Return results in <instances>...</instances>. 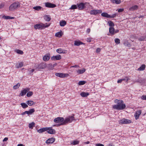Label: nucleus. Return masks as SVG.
Wrapping results in <instances>:
<instances>
[{
	"label": "nucleus",
	"mask_w": 146,
	"mask_h": 146,
	"mask_svg": "<svg viewBox=\"0 0 146 146\" xmlns=\"http://www.w3.org/2000/svg\"><path fill=\"white\" fill-rule=\"evenodd\" d=\"M17 146H24L23 144H20L18 145Z\"/></svg>",
	"instance_id": "774afa93"
},
{
	"label": "nucleus",
	"mask_w": 146,
	"mask_h": 146,
	"mask_svg": "<svg viewBox=\"0 0 146 146\" xmlns=\"http://www.w3.org/2000/svg\"><path fill=\"white\" fill-rule=\"evenodd\" d=\"M124 44L125 45H126L128 47H130L131 46V44L127 41L125 42Z\"/></svg>",
	"instance_id": "09e8293b"
},
{
	"label": "nucleus",
	"mask_w": 146,
	"mask_h": 146,
	"mask_svg": "<svg viewBox=\"0 0 146 146\" xmlns=\"http://www.w3.org/2000/svg\"><path fill=\"white\" fill-rule=\"evenodd\" d=\"M44 19L48 22L49 21L51 20L50 16L49 15H45L44 17Z\"/></svg>",
	"instance_id": "4be33fe9"
},
{
	"label": "nucleus",
	"mask_w": 146,
	"mask_h": 146,
	"mask_svg": "<svg viewBox=\"0 0 146 146\" xmlns=\"http://www.w3.org/2000/svg\"><path fill=\"white\" fill-rule=\"evenodd\" d=\"M45 6L48 8H54L56 5L55 4L49 2H47L45 3Z\"/></svg>",
	"instance_id": "ddd939ff"
},
{
	"label": "nucleus",
	"mask_w": 146,
	"mask_h": 146,
	"mask_svg": "<svg viewBox=\"0 0 146 146\" xmlns=\"http://www.w3.org/2000/svg\"><path fill=\"white\" fill-rule=\"evenodd\" d=\"M138 8V6L137 5H135L130 7L129 10L131 11H134L137 10Z\"/></svg>",
	"instance_id": "412c9836"
},
{
	"label": "nucleus",
	"mask_w": 146,
	"mask_h": 146,
	"mask_svg": "<svg viewBox=\"0 0 146 146\" xmlns=\"http://www.w3.org/2000/svg\"><path fill=\"white\" fill-rule=\"evenodd\" d=\"M55 140V138L53 137L51 138L46 140V143L48 144L52 143L54 142Z\"/></svg>",
	"instance_id": "2eb2a0df"
},
{
	"label": "nucleus",
	"mask_w": 146,
	"mask_h": 146,
	"mask_svg": "<svg viewBox=\"0 0 146 146\" xmlns=\"http://www.w3.org/2000/svg\"><path fill=\"white\" fill-rule=\"evenodd\" d=\"M20 3L18 1H15L10 5L9 9L10 11H14L17 10L20 7Z\"/></svg>",
	"instance_id": "f03ea898"
},
{
	"label": "nucleus",
	"mask_w": 146,
	"mask_h": 146,
	"mask_svg": "<svg viewBox=\"0 0 146 146\" xmlns=\"http://www.w3.org/2000/svg\"><path fill=\"white\" fill-rule=\"evenodd\" d=\"M29 90V88H25L23 90L21 91L19 95V96H25Z\"/></svg>",
	"instance_id": "9d476101"
},
{
	"label": "nucleus",
	"mask_w": 146,
	"mask_h": 146,
	"mask_svg": "<svg viewBox=\"0 0 146 146\" xmlns=\"http://www.w3.org/2000/svg\"><path fill=\"white\" fill-rule=\"evenodd\" d=\"M108 24L110 26L112 27L114 26V24L113 22L111 21H109L108 22Z\"/></svg>",
	"instance_id": "e433bc0d"
},
{
	"label": "nucleus",
	"mask_w": 146,
	"mask_h": 146,
	"mask_svg": "<svg viewBox=\"0 0 146 146\" xmlns=\"http://www.w3.org/2000/svg\"><path fill=\"white\" fill-rule=\"evenodd\" d=\"M5 5V3L2 2L0 3V9L3 8Z\"/></svg>",
	"instance_id": "ea45409f"
},
{
	"label": "nucleus",
	"mask_w": 146,
	"mask_h": 146,
	"mask_svg": "<svg viewBox=\"0 0 146 146\" xmlns=\"http://www.w3.org/2000/svg\"><path fill=\"white\" fill-rule=\"evenodd\" d=\"M124 10V9H118V12L119 13L121 12H123Z\"/></svg>",
	"instance_id": "5fc2aeb1"
},
{
	"label": "nucleus",
	"mask_w": 146,
	"mask_h": 146,
	"mask_svg": "<svg viewBox=\"0 0 146 146\" xmlns=\"http://www.w3.org/2000/svg\"><path fill=\"white\" fill-rule=\"evenodd\" d=\"M114 29L113 27H111L109 28V32L111 34L113 35L114 34Z\"/></svg>",
	"instance_id": "bb28decb"
},
{
	"label": "nucleus",
	"mask_w": 146,
	"mask_h": 146,
	"mask_svg": "<svg viewBox=\"0 0 146 146\" xmlns=\"http://www.w3.org/2000/svg\"><path fill=\"white\" fill-rule=\"evenodd\" d=\"M145 37L144 36H141L139 37L138 39L140 41H143L145 40Z\"/></svg>",
	"instance_id": "c03bdc74"
},
{
	"label": "nucleus",
	"mask_w": 146,
	"mask_h": 146,
	"mask_svg": "<svg viewBox=\"0 0 146 146\" xmlns=\"http://www.w3.org/2000/svg\"><path fill=\"white\" fill-rule=\"evenodd\" d=\"M131 121L129 119L123 118L119 121L120 124H128L131 123Z\"/></svg>",
	"instance_id": "0eeeda50"
},
{
	"label": "nucleus",
	"mask_w": 146,
	"mask_h": 146,
	"mask_svg": "<svg viewBox=\"0 0 146 146\" xmlns=\"http://www.w3.org/2000/svg\"><path fill=\"white\" fill-rule=\"evenodd\" d=\"M64 118L63 117H57L54 119V121L56 123H62L64 121Z\"/></svg>",
	"instance_id": "9b49d317"
},
{
	"label": "nucleus",
	"mask_w": 146,
	"mask_h": 146,
	"mask_svg": "<svg viewBox=\"0 0 146 146\" xmlns=\"http://www.w3.org/2000/svg\"><path fill=\"white\" fill-rule=\"evenodd\" d=\"M55 75L61 78L68 77L69 75L68 74H64L61 73H56Z\"/></svg>",
	"instance_id": "6e6552de"
},
{
	"label": "nucleus",
	"mask_w": 146,
	"mask_h": 146,
	"mask_svg": "<svg viewBox=\"0 0 146 146\" xmlns=\"http://www.w3.org/2000/svg\"><path fill=\"white\" fill-rule=\"evenodd\" d=\"M35 123L34 122H32L29 124V127L31 129H33Z\"/></svg>",
	"instance_id": "f704fd0d"
},
{
	"label": "nucleus",
	"mask_w": 146,
	"mask_h": 146,
	"mask_svg": "<svg viewBox=\"0 0 146 146\" xmlns=\"http://www.w3.org/2000/svg\"><path fill=\"white\" fill-rule=\"evenodd\" d=\"M56 51L57 52L60 54L63 53V50L61 48H59L57 49Z\"/></svg>",
	"instance_id": "79ce46f5"
},
{
	"label": "nucleus",
	"mask_w": 146,
	"mask_h": 146,
	"mask_svg": "<svg viewBox=\"0 0 146 146\" xmlns=\"http://www.w3.org/2000/svg\"><path fill=\"white\" fill-rule=\"evenodd\" d=\"M145 67L146 66L145 64H142L141 66L137 70L139 71L144 70L145 69Z\"/></svg>",
	"instance_id": "b1692460"
},
{
	"label": "nucleus",
	"mask_w": 146,
	"mask_h": 146,
	"mask_svg": "<svg viewBox=\"0 0 146 146\" xmlns=\"http://www.w3.org/2000/svg\"><path fill=\"white\" fill-rule=\"evenodd\" d=\"M42 8L40 6H36V7H33V9L35 10L36 11H39L41 10Z\"/></svg>",
	"instance_id": "473e14b6"
},
{
	"label": "nucleus",
	"mask_w": 146,
	"mask_h": 146,
	"mask_svg": "<svg viewBox=\"0 0 146 146\" xmlns=\"http://www.w3.org/2000/svg\"><path fill=\"white\" fill-rule=\"evenodd\" d=\"M119 102H117V104L113 106V109L119 110L125 109L126 106L123 103V101L122 100H119Z\"/></svg>",
	"instance_id": "f257e3e1"
},
{
	"label": "nucleus",
	"mask_w": 146,
	"mask_h": 146,
	"mask_svg": "<svg viewBox=\"0 0 146 146\" xmlns=\"http://www.w3.org/2000/svg\"><path fill=\"white\" fill-rule=\"evenodd\" d=\"M74 114H72V115L71 116H69L68 117L65 118L64 121L61 123L60 125H65L68 122L71 123L73 121L75 120V119L74 116Z\"/></svg>",
	"instance_id": "7ed1b4c3"
},
{
	"label": "nucleus",
	"mask_w": 146,
	"mask_h": 146,
	"mask_svg": "<svg viewBox=\"0 0 146 146\" xmlns=\"http://www.w3.org/2000/svg\"><path fill=\"white\" fill-rule=\"evenodd\" d=\"M48 129L47 131V132L48 133L51 134H54L56 133V131L55 130L52 129V127H47Z\"/></svg>",
	"instance_id": "f8f14e48"
},
{
	"label": "nucleus",
	"mask_w": 146,
	"mask_h": 146,
	"mask_svg": "<svg viewBox=\"0 0 146 146\" xmlns=\"http://www.w3.org/2000/svg\"><path fill=\"white\" fill-rule=\"evenodd\" d=\"M96 146H104V145L101 143H98L96 144Z\"/></svg>",
	"instance_id": "4d7b16f0"
},
{
	"label": "nucleus",
	"mask_w": 146,
	"mask_h": 146,
	"mask_svg": "<svg viewBox=\"0 0 146 146\" xmlns=\"http://www.w3.org/2000/svg\"><path fill=\"white\" fill-rule=\"evenodd\" d=\"M20 104L22 107L24 109L27 108L28 106V105L25 103H21Z\"/></svg>",
	"instance_id": "7c9ffc66"
},
{
	"label": "nucleus",
	"mask_w": 146,
	"mask_h": 146,
	"mask_svg": "<svg viewBox=\"0 0 146 146\" xmlns=\"http://www.w3.org/2000/svg\"><path fill=\"white\" fill-rule=\"evenodd\" d=\"M84 43L80 41L76 40L74 42V44L75 46H78L81 44H84Z\"/></svg>",
	"instance_id": "a211bd4d"
},
{
	"label": "nucleus",
	"mask_w": 146,
	"mask_h": 146,
	"mask_svg": "<svg viewBox=\"0 0 146 146\" xmlns=\"http://www.w3.org/2000/svg\"><path fill=\"white\" fill-rule=\"evenodd\" d=\"M20 86V83H18L16 85L14 86H13V88L14 89H18Z\"/></svg>",
	"instance_id": "a19ab883"
},
{
	"label": "nucleus",
	"mask_w": 146,
	"mask_h": 146,
	"mask_svg": "<svg viewBox=\"0 0 146 146\" xmlns=\"http://www.w3.org/2000/svg\"><path fill=\"white\" fill-rule=\"evenodd\" d=\"M86 83V82L85 81H80L78 83V84L79 85H83L85 84V83Z\"/></svg>",
	"instance_id": "58836bf2"
},
{
	"label": "nucleus",
	"mask_w": 146,
	"mask_h": 146,
	"mask_svg": "<svg viewBox=\"0 0 146 146\" xmlns=\"http://www.w3.org/2000/svg\"><path fill=\"white\" fill-rule=\"evenodd\" d=\"M87 3H84L82 2L79 4H77V5L78 9L79 10H83L85 7V5Z\"/></svg>",
	"instance_id": "1a4fd4ad"
},
{
	"label": "nucleus",
	"mask_w": 146,
	"mask_h": 146,
	"mask_svg": "<svg viewBox=\"0 0 146 146\" xmlns=\"http://www.w3.org/2000/svg\"><path fill=\"white\" fill-rule=\"evenodd\" d=\"M27 103L29 106H31L33 105L34 102L31 100H29L27 102Z\"/></svg>",
	"instance_id": "72a5a7b5"
},
{
	"label": "nucleus",
	"mask_w": 146,
	"mask_h": 146,
	"mask_svg": "<svg viewBox=\"0 0 146 146\" xmlns=\"http://www.w3.org/2000/svg\"><path fill=\"white\" fill-rule=\"evenodd\" d=\"M86 70V69L84 68H83L82 70L79 69L77 71V73L78 74H82L85 72Z\"/></svg>",
	"instance_id": "aec40b11"
},
{
	"label": "nucleus",
	"mask_w": 146,
	"mask_h": 146,
	"mask_svg": "<svg viewBox=\"0 0 146 146\" xmlns=\"http://www.w3.org/2000/svg\"><path fill=\"white\" fill-rule=\"evenodd\" d=\"M8 140V138L7 137H5L4 139L3 140V141H7Z\"/></svg>",
	"instance_id": "bf43d9fd"
},
{
	"label": "nucleus",
	"mask_w": 146,
	"mask_h": 146,
	"mask_svg": "<svg viewBox=\"0 0 146 146\" xmlns=\"http://www.w3.org/2000/svg\"><path fill=\"white\" fill-rule=\"evenodd\" d=\"M61 58L62 57L61 56L60 54H58V55L53 56L52 57L51 59L52 60H58L61 59Z\"/></svg>",
	"instance_id": "4468645a"
},
{
	"label": "nucleus",
	"mask_w": 146,
	"mask_h": 146,
	"mask_svg": "<svg viewBox=\"0 0 146 146\" xmlns=\"http://www.w3.org/2000/svg\"><path fill=\"white\" fill-rule=\"evenodd\" d=\"M61 124V123H58L56 125H52V126L54 127V126H59L61 125H60Z\"/></svg>",
	"instance_id": "6e6d98bb"
},
{
	"label": "nucleus",
	"mask_w": 146,
	"mask_h": 146,
	"mask_svg": "<svg viewBox=\"0 0 146 146\" xmlns=\"http://www.w3.org/2000/svg\"><path fill=\"white\" fill-rule=\"evenodd\" d=\"M101 15L103 17H106L107 18H110V15L106 13H103L101 14Z\"/></svg>",
	"instance_id": "cd10ccee"
},
{
	"label": "nucleus",
	"mask_w": 146,
	"mask_h": 146,
	"mask_svg": "<svg viewBox=\"0 0 146 146\" xmlns=\"http://www.w3.org/2000/svg\"><path fill=\"white\" fill-rule=\"evenodd\" d=\"M33 92L31 91L28 92L27 94V96L28 97H30L33 95Z\"/></svg>",
	"instance_id": "4c0bfd02"
},
{
	"label": "nucleus",
	"mask_w": 146,
	"mask_h": 146,
	"mask_svg": "<svg viewBox=\"0 0 146 146\" xmlns=\"http://www.w3.org/2000/svg\"><path fill=\"white\" fill-rule=\"evenodd\" d=\"M15 52H16L18 54H23V52L19 49H16L15 50Z\"/></svg>",
	"instance_id": "c85d7f7f"
},
{
	"label": "nucleus",
	"mask_w": 146,
	"mask_h": 146,
	"mask_svg": "<svg viewBox=\"0 0 146 146\" xmlns=\"http://www.w3.org/2000/svg\"><path fill=\"white\" fill-rule=\"evenodd\" d=\"M119 30L118 29H117L115 30H114V34L115 33H118L119 32Z\"/></svg>",
	"instance_id": "69168bd1"
},
{
	"label": "nucleus",
	"mask_w": 146,
	"mask_h": 146,
	"mask_svg": "<svg viewBox=\"0 0 146 146\" xmlns=\"http://www.w3.org/2000/svg\"><path fill=\"white\" fill-rule=\"evenodd\" d=\"M125 78L126 79V81H128L129 80V78H128L127 76L125 77Z\"/></svg>",
	"instance_id": "338daca9"
},
{
	"label": "nucleus",
	"mask_w": 146,
	"mask_h": 146,
	"mask_svg": "<svg viewBox=\"0 0 146 146\" xmlns=\"http://www.w3.org/2000/svg\"><path fill=\"white\" fill-rule=\"evenodd\" d=\"M118 100L117 99H116L115 100V101H114V102L115 103H117V102H119V100Z\"/></svg>",
	"instance_id": "e2e57ef3"
},
{
	"label": "nucleus",
	"mask_w": 146,
	"mask_h": 146,
	"mask_svg": "<svg viewBox=\"0 0 146 146\" xmlns=\"http://www.w3.org/2000/svg\"><path fill=\"white\" fill-rule=\"evenodd\" d=\"M102 12V11L101 10L93 9L91 10L90 11V13L91 15H96L98 14L101 13Z\"/></svg>",
	"instance_id": "39448f33"
},
{
	"label": "nucleus",
	"mask_w": 146,
	"mask_h": 146,
	"mask_svg": "<svg viewBox=\"0 0 146 146\" xmlns=\"http://www.w3.org/2000/svg\"><path fill=\"white\" fill-rule=\"evenodd\" d=\"M115 42L117 44H119L120 42V40L117 38H115Z\"/></svg>",
	"instance_id": "a18cd8bd"
},
{
	"label": "nucleus",
	"mask_w": 146,
	"mask_h": 146,
	"mask_svg": "<svg viewBox=\"0 0 146 146\" xmlns=\"http://www.w3.org/2000/svg\"><path fill=\"white\" fill-rule=\"evenodd\" d=\"M101 49L100 48H98L96 49V52L97 53H99L101 51Z\"/></svg>",
	"instance_id": "864d4df0"
},
{
	"label": "nucleus",
	"mask_w": 146,
	"mask_h": 146,
	"mask_svg": "<svg viewBox=\"0 0 146 146\" xmlns=\"http://www.w3.org/2000/svg\"><path fill=\"white\" fill-rule=\"evenodd\" d=\"M79 141H74L72 143L73 145H76L79 144Z\"/></svg>",
	"instance_id": "de8ad7c7"
},
{
	"label": "nucleus",
	"mask_w": 146,
	"mask_h": 146,
	"mask_svg": "<svg viewBox=\"0 0 146 146\" xmlns=\"http://www.w3.org/2000/svg\"><path fill=\"white\" fill-rule=\"evenodd\" d=\"M50 24L46 23L44 24L41 23V24H37L35 25L34 27V28L36 29H43L45 28L48 27L50 25Z\"/></svg>",
	"instance_id": "20e7f679"
},
{
	"label": "nucleus",
	"mask_w": 146,
	"mask_h": 146,
	"mask_svg": "<svg viewBox=\"0 0 146 146\" xmlns=\"http://www.w3.org/2000/svg\"><path fill=\"white\" fill-rule=\"evenodd\" d=\"M141 99L144 100H146V96L143 95L141 97Z\"/></svg>",
	"instance_id": "603ef678"
},
{
	"label": "nucleus",
	"mask_w": 146,
	"mask_h": 146,
	"mask_svg": "<svg viewBox=\"0 0 146 146\" xmlns=\"http://www.w3.org/2000/svg\"><path fill=\"white\" fill-rule=\"evenodd\" d=\"M78 8L77 5H73L71 7V8H70V9H77Z\"/></svg>",
	"instance_id": "37998d69"
},
{
	"label": "nucleus",
	"mask_w": 146,
	"mask_h": 146,
	"mask_svg": "<svg viewBox=\"0 0 146 146\" xmlns=\"http://www.w3.org/2000/svg\"><path fill=\"white\" fill-rule=\"evenodd\" d=\"M79 67V66L78 65H75L74 66H71V68H78Z\"/></svg>",
	"instance_id": "13d9d810"
},
{
	"label": "nucleus",
	"mask_w": 146,
	"mask_h": 146,
	"mask_svg": "<svg viewBox=\"0 0 146 146\" xmlns=\"http://www.w3.org/2000/svg\"><path fill=\"white\" fill-rule=\"evenodd\" d=\"M90 31V29H88L86 31V33H89Z\"/></svg>",
	"instance_id": "0e129e2a"
},
{
	"label": "nucleus",
	"mask_w": 146,
	"mask_h": 146,
	"mask_svg": "<svg viewBox=\"0 0 146 146\" xmlns=\"http://www.w3.org/2000/svg\"><path fill=\"white\" fill-rule=\"evenodd\" d=\"M66 24V22L65 21H62L60 22V25L61 27L64 26Z\"/></svg>",
	"instance_id": "c756f323"
},
{
	"label": "nucleus",
	"mask_w": 146,
	"mask_h": 146,
	"mask_svg": "<svg viewBox=\"0 0 146 146\" xmlns=\"http://www.w3.org/2000/svg\"><path fill=\"white\" fill-rule=\"evenodd\" d=\"M35 111V110L34 109H30L29 111H26L23 112L21 114V115H25L26 114H27L28 115H31Z\"/></svg>",
	"instance_id": "423d86ee"
},
{
	"label": "nucleus",
	"mask_w": 146,
	"mask_h": 146,
	"mask_svg": "<svg viewBox=\"0 0 146 146\" xmlns=\"http://www.w3.org/2000/svg\"><path fill=\"white\" fill-rule=\"evenodd\" d=\"M46 66H47L46 64L44 63H42L38 65V69H43Z\"/></svg>",
	"instance_id": "f3484780"
},
{
	"label": "nucleus",
	"mask_w": 146,
	"mask_h": 146,
	"mask_svg": "<svg viewBox=\"0 0 146 146\" xmlns=\"http://www.w3.org/2000/svg\"><path fill=\"white\" fill-rule=\"evenodd\" d=\"M89 95L88 92H82L80 94V95L83 97H87Z\"/></svg>",
	"instance_id": "5701e85b"
},
{
	"label": "nucleus",
	"mask_w": 146,
	"mask_h": 146,
	"mask_svg": "<svg viewBox=\"0 0 146 146\" xmlns=\"http://www.w3.org/2000/svg\"><path fill=\"white\" fill-rule=\"evenodd\" d=\"M49 69L52 70L53 69L54 66L52 64L50 63L47 66Z\"/></svg>",
	"instance_id": "c9c22d12"
},
{
	"label": "nucleus",
	"mask_w": 146,
	"mask_h": 146,
	"mask_svg": "<svg viewBox=\"0 0 146 146\" xmlns=\"http://www.w3.org/2000/svg\"><path fill=\"white\" fill-rule=\"evenodd\" d=\"M117 15V14L116 13H115L111 15H110V18H114L116 17V16Z\"/></svg>",
	"instance_id": "3c124183"
},
{
	"label": "nucleus",
	"mask_w": 146,
	"mask_h": 146,
	"mask_svg": "<svg viewBox=\"0 0 146 146\" xmlns=\"http://www.w3.org/2000/svg\"><path fill=\"white\" fill-rule=\"evenodd\" d=\"M47 127H43L37 130V132L39 133H42L47 130Z\"/></svg>",
	"instance_id": "6ab92c4d"
},
{
	"label": "nucleus",
	"mask_w": 146,
	"mask_h": 146,
	"mask_svg": "<svg viewBox=\"0 0 146 146\" xmlns=\"http://www.w3.org/2000/svg\"><path fill=\"white\" fill-rule=\"evenodd\" d=\"M87 41L88 42H91V39L90 38H88L87 39Z\"/></svg>",
	"instance_id": "680f3d73"
},
{
	"label": "nucleus",
	"mask_w": 146,
	"mask_h": 146,
	"mask_svg": "<svg viewBox=\"0 0 146 146\" xmlns=\"http://www.w3.org/2000/svg\"><path fill=\"white\" fill-rule=\"evenodd\" d=\"M122 81H123L121 79H119L117 80V83H121L122 82Z\"/></svg>",
	"instance_id": "052dcab7"
},
{
	"label": "nucleus",
	"mask_w": 146,
	"mask_h": 146,
	"mask_svg": "<svg viewBox=\"0 0 146 146\" xmlns=\"http://www.w3.org/2000/svg\"><path fill=\"white\" fill-rule=\"evenodd\" d=\"M50 57L49 55L46 54L43 56V60L45 61H48L50 59Z\"/></svg>",
	"instance_id": "393cba45"
},
{
	"label": "nucleus",
	"mask_w": 146,
	"mask_h": 146,
	"mask_svg": "<svg viewBox=\"0 0 146 146\" xmlns=\"http://www.w3.org/2000/svg\"><path fill=\"white\" fill-rule=\"evenodd\" d=\"M2 18L6 19H10V16H6L5 15H3L2 17Z\"/></svg>",
	"instance_id": "8fccbe9b"
},
{
	"label": "nucleus",
	"mask_w": 146,
	"mask_h": 146,
	"mask_svg": "<svg viewBox=\"0 0 146 146\" xmlns=\"http://www.w3.org/2000/svg\"><path fill=\"white\" fill-rule=\"evenodd\" d=\"M111 1L113 4H119L121 3V0H111Z\"/></svg>",
	"instance_id": "a878e982"
},
{
	"label": "nucleus",
	"mask_w": 146,
	"mask_h": 146,
	"mask_svg": "<svg viewBox=\"0 0 146 146\" xmlns=\"http://www.w3.org/2000/svg\"><path fill=\"white\" fill-rule=\"evenodd\" d=\"M141 113V111L140 110L137 111L134 115L135 119L137 120L139 118V116Z\"/></svg>",
	"instance_id": "dca6fc26"
},
{
	"label": "nucleus",
	"mask_w": 146,
	"mask_h": 146,
	"mask_svg": "<svg viewBox=\"0 0 146 146\" xmlns=\"http://www.w3.org/2000/svg\"><path fill=\"white\" fill-rule=\"evenodd\" d=\"M62 32L61 31L58 32L55 34V36L56 37H61L62 35Z\"/></svg>",
	"instance_id": "2f4dec72"
},
{
	"label": "nucleus",
	"mask_w": 146,
	"mask_h": 146,
	"mask_svg": "<svg viewBox=\"0 0 146 146\" xmlns=\"http://www.w3.org/2000/svg\"><path fill=\"white\" fill-rule=\"evenodd\" d=\"M23 63L22 62H20L19 64L17 65V68H21L23 66Z\"/></svg>",
	"instance_id": "49530a36"
}]
</instances>
